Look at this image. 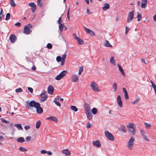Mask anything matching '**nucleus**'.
I'll return each mask as SVG.
<instances>
[{
	"label": "nucleus",
	"mask_w": 156,
	"mask_h": 156,
	"mask_svg": "<svg viewBox=\"0 0 156 156\" xmlns=\"http://www.w3.org/2000/svg\"><path fill=\"white\" fill-rule=\"evenodd\" d=\"M32 27V25L30 23L28 24V25L25 26L24 27V29L23 30V33L25 34H28L32 32V31L30 29Z\"/></svg>",
	"instance_id": "nucleus-1"
},
{
	"label": "nucleus",
	"mask_w": 156,
	"mask_h": 156,
	"mask_svg": "<svg viewBox=\"0 0 156 156\" xmlns=\"http://www.w3.org/2000/svg\"><path fill=\"white\" fill-rule=\"evenodd\" d=\"M90 86L94 91L95 92H98L100 91L98 84L94 81L91 82L90 84Z\"/></svg>",
	"instance_id": "nucleus-2"
},
{
	"label": "nucleus",
	"mask_w": 156,
	"mask_h": 156,
	"mask_svg": "<svg viewBox=\"0 0 156 156\" xmlns=\"http://www.w3.org/2000/svg\"><path fill=\"white\" fill-rule=\"evenodd\" d=\"M135 139L134 137H132L129 140L127 144V147L130 150H131L133 147Z\"/></svg>",
	"instance_id": "nucleus-3"
},
{
	"label": "nucleus",
	"mask_w": 156,
	"mask_h": 156,
	"mask_svg": "<svg viewBox=\"0 0 156 156\" xmlns=\"http://www.w3.org/2000/svg\"><path fill=\"white\" fill-rule=\"evenodd\" d=\"M67 73L66 70H63L57 75L55 78L56 80H59L64 77Z\"/></svg>",
	"instance_id": "nucleus-4"
},
{
	"label": "nucleus",
	"mask_w": 156,
	"mask_h": 156,
	"mask_svg": "<svg viewBox=\"0 0 156 156\" xmlns=\"http://www.w3.org/2000/svg\"><path fill=\"white\" fill-rule=\"evenodd\" d=\"M105 134L106 136L109 140L114 141V138L113 136L110 132L106 131L105 132Z\"/></svg>",
	"instance_id": "nucleus-5"
},
{
	"label": "nucleus",
	"mask_w": 156,
	"mask_h": 156,
	"mask_svg": "<svg viewBox=\"0 0 156 156\" xmlns=\"http://www.w3.org/2000/svg\"><path fill=\"white\" fill-rule=\"evenodd\" d=\"M134 11L129 12L128 13V16L127 17V22L129 23L131 22L134 18Z\"/></svg>",
	"instance_id": "nucleus-6"
},
{
	"label": "nucleus",
	"mask_w": 156,
	"mask_h": 156,
	"mask_svg": "<svg viewBox=\"0 0 156 156\" xmlns=\"http://www.w3.org/2000/svg\"><path fill=\"white\" fill-rule=\"evenodd\" d=\"M39 103L36 102L34 100L31 101L29 103L30 106L31 107H34L36 108L40 105Z\"/></svg>",
	"instance_id": "nucleus-7"
},
{
	"label": "nucleus",
	"mask_w": 156,
	"mask_h": 156,
	"mask_svg": "<svg viewBox=\"0 0 156 156\" xmlns=\"http://www.w3.org/2000/svg\"><path fill=\"white\" fill-rule=\"evenodd\" d=\"M28 5L31 7L32 12L33 13L34 12L36 9V5L34 2H31L28 4Z\"/></svg>",
	"instance_id": "nucleus-8"
},
{
	"label": "nucleus",
	"mask_w": 156,
	"mask_h": 156,
	"mask_svg": "<svg viewBox=\"0 0 156 156\" xmlns=\"http://www.w3.org/2000/svg\"><path fill=\"white\" fill-rule=\"evenodd\" d=\"M9 39L12 43H14L17 39V37L14 34H11L9 37Z\"/></svg>",
	"instance_id": "nucleus-9"
},
{
	"label": "nucleus",
	"mask_w": 156,
	"mask_h": 156,
	"mask_svg": "<svg viewBox=\"0 0 156 156\" xmlns=\"http://www.w3.org/2000/svg\"><path fill=\"white\" fill-rule=\"evenodd\" d=\"M84 29L86 31V32L90 34V35L92 36H94L95 35V34L92 30H90L89 29L86 28L85 27H84Z\"/></svg>",
	"instance_id": "nucleus-10"
},
{
	"label": "nucleus",
	"mask_w": 156,
	"mask_h": 156,
	"mask_svg": "<svg viewBox=\"0 0 156 156\" xmlns=\"http://www.w3.org/2000/svg\"><path fill=\"white\" fill-rule=\"evenodd\" d=\"M92 144L94 146L97 147H99L101 146L100 142L98 140L93 141L92 142Z\"/></svg>",
	"instance_id": "nucleus-11"
},
{
	"label": "nucleus",
	"mask_w": 156,
	"mask_h": 156,
	"mask_svg": "<svg viewBox=\"0 0 156 156\" xmlns=\"http://www.w3.org/2000/svg\"><path fill=\"white\" fill-rule=\"evenodd\" d=\"M54 90V89L52 85H50L48 87L47 89L48 92L50 94H52Z\"/></svg>",
	"instance_id": "nucleus-12"
},
{
	"label": "nucleus",
	"mask_w": 156,
	"mask_h": 156,
	"mask_svg": "<svg viewBox=\"0 0 156 156\" xmlns=\"http://www.w3.org/2000/svg\"><path fill=\"white\" fill-rule=\"evenodd\" d=\"M84 110L85 113L87 112H90V106L89 105L87 104H85L84 106Z\"/></svg>",
	"instance_id": "nucleus-13"
},
{
	"label": "nucleus",
	"mask_w": 156,
	"mask_h": 156,
	"mask_svg": "<svg viewBox=\"0 0 156 156\" xmlns=\"http://www.w3.org/2000/svg\"><path fill=\"white\" fill-rule=\"evenodd\" d=\"M141 134L143 138L146 140L149 141V140L147 138L145 135V132L144 130L141 129L140 130Z\"/></svg>",
	"instance_id": "nucleus-14"
},
{
	"label": "nucleus",
	"mask_w": 156,
	"mask_h": 156,
	"mask_svg": "<svg viewBox=\"0 0 156 156\" xmlns=\"http://www.w3.org/2000/svg\"><path fill=\"white\" fill-rule=\"evenodd\" d=\"M79 80L78 77L75 74H73L72 75V81L73 82H77Z\"/></svg>",
	"instance_id": "nucleus-15"
},
{
	"label": "nucleus",
	"mask_w": 156,
	"mask_h": 156,
	"mask_svg": "<svg viewBox=\"0 0 156 156\" xmlns=\"http://www.w3.org/2000/svg\"><path fill=\"white\" fill-rule=\"evenodd\" d=\"M65 29V30H66V29L67 27L63 23H61L59 25V29L61 31H62L63 29Z\"/></svg>",
	"instance_id": "nucleus-16"
},
{
	"label": "nucleus",
	"mask_w": 156,
	"mask_h": 156,
	"mask_svg": "<svg viewBox=\"0 0 156 156\" xmlns=\"http://www.w3.org/2000/svg\"><path fill=\"white\" fill-rule=\"evenodd\" d=\"M36 111L38 114H41L43 112V108L41 107L40 104L36 108Z\"/></svg>",
	"instance_id": "nucleus-17"
},
{
	"label": "nucleus",
	"mask_w": 156,
	"mask_h": 156,
	"mask_svg": "<svg viewBox=\"0 0 156 156\" xmlns=\"http://www.w3.org/2000/svg\"><path fill=\"white\" fill-rule=\"evenodd\" d=\"M47 119L48 120H51L55 122H57L58 121V120L57 119V118L55 116H50L49 117H48L47 118Z\"/></svg>",
	"instance_id": "nucleus-18"
},
{
	"label": "nucleus",
	"mask_w": 156,
	"mask_h": 156,
	"mask_svg": "<svg viewBox=\"0 0 156 156\" xmlns=\"http://www.w3.org/2000/svg\"><path fill=\"white\" fill-rule=\"evenodd\" d=\"M143 2L141 6V8H146L147 3V0H142Z\"/></svg>",
	"instance_id": "nucleus-19"
},
{
	"label": "nucleus",
	"mask_w": 156,
	"mask_h": 156,
	"mask_svg": "<svg viewBox=\"0 0 156 156\" xmlns=\"http://www.w3.org/2000/svg\"><path fill=\"white\" fill-rule=\"evenodd\" d=\"M40 95L41 96V98H48V95L47 94V92L44 90L42 91V92L40 94Z\"/></svg>",
	"instance_id": "nucleus-20"
},
{
	"label": "nucleus",
	"mask_w": 156,
	"mask_h": 156,
	"mask_svg": "<svg viewBox=\"0 0 156 156\" xmlns=\"http://www.w3.org/2000/svg\"><path fill=\"white\" fill-rule=\"evenodd\" d=\"M85 114L87 115V119L89 120H90L92 119V115L90 113V112L85 113Z\"/></svg>",
	"instance_id": "nucleus-21"
},
{
	"label": "nucleus",
	"mask_w": 156,
	"mask_h": 156,
	"mask_svg": "<svg viewBox=\"0 0 156 156\" xmlns=\"http://www.w3.org/2000/svg\"><path fill=\"white\" fill-rule=\"evenodd\" d=\"M110 7L109 5L107 3H105L104 4V7H103L102 9L104 11H105L107 9H108Z\"/></svg>",
	"instance_id": "nucleus-22"
},
{
	"label": "nucleus",
	"mask_w": 156,
	"mask_h": 156,
	"mask_svg": "<svg viewBox=\"0 0 156 156\" xmlns=\"http://www.w3.org/2000/svg\"><path fill=\"white\" fill-rule=\"evenodd\" d=\"M117 101L119 106L120 107H122V101L121 98H117Z\"/></svg>",
	"instance_id": "nucleus-23"
},
{
	"label": "nucleus",
	"mask_w": 156,
	"mask_h": 156,
	"mask_svg": "<svg viewBox=\"0 0 156 156\" xmlns=\"http://www.w3.org/2000/svg\"><path fill=\"white\" fill-rule=\"evenodd\" d=\"M62 152L63 154H65L67 155H69L70 154L69 151L67 149L63 150L62 151Z\"/></svg>",
	"instance_id": "nucleus-24"
},
{
	"label": "nucleus",
	"mask_w": 156,
	"mask_h": 156,
	"mask_svg": "<svg viewBox=\"0 0 156 156\" xmlns=\"http://www.w3.org/2000/svg\"><path fill=\"white\" fill-rule=\"evenodd\" d=\"M120 129L122 131L124 132H126V128L125 126L123 125H121L120 126Z\"/></svg>",
	"instance_id": "nucleus-25"
},
{
	"label": "nucleus",
	"mask_w": 156,
	"mask_h": 156,
	"mask_svg": "<svg viewBox=\"0 0 156 156\" xmlns=\"http://www.w3.org/2000/svg\"><path fill=\"white\" fill-rule=\"evenodd\" d=\"M144 124L146 129H150L151 127V124L146 122H144Z\"/></svg>",
	"instance_id": "nucleus-26"
},
{
	"label": "nucleus",
	"mask_w": 156,
	"mask_h": 156,
	"mask_svg": "<svg viewBox=\"0 0 156 156\" xmlns=\"http://www.w3.org/2000/svg\"><path fill=\"white\" fill-rule=\"evenodd\" d=\"M118 66L119 67V70L122 74L123 76H125V73L121 66L119 64H118Z\"/></svg>",
	"instance_id": "nucleus-27"
},
{
	"label": "nucleus",
	"mask_w": 156,
	"mask_h": 156,
	"mask_svg": "<svg viewBox=\"0 0 156 156\" xmlns=\"http://www.w3.org/2000/svg\"><path fill=\"white\" fill-rule=\"evenodd\" d=\"M105 46L106 47H112V46L107 40H106L105 43Z\"/></svg>",
	"instance_id": "nucleus-28"
},
{
	"label": "nucleus",
	"mask_w": 156,
	"mask_h": 156,
	"mask_svg": "<svg viewBox=\"0 0 156 156\" xmlns=\"http://www.w3.org/2000/svg\"><path fill=\"white\" fill-rule=\"evenodd\" d=\"M122 90L123 92L124 93L125 98H129L128 94L126 89L124 87H123Z\"/></svg>",
	"instance_id": "nucleus-29"
},
{
	"label": "nucleus",
	"mask_w": 156,
	"mask_h": 156,
	"mask_svg": "<svg viewBox=\"0 0 156 156\" xmlns=\"http://www.w3.org/2000/svg\"><path fill=\"white\" fill-rule=\"evenodd\" d=\"M14 126H16L19 130H22L23 128L20 124H15Z\"/></svg>",
	"instance_id": "nucleus-30"
},
{
	"label": "nucleus",
	"mask_w": 156,
	"mask_h": 156,
	"mask_svg": "<svg viewBox=\"0 0 156 156\" xmlns=\"http://www.w3.org/2000/svg\"><path fill=\"white\" fill-rule=\"evenodd\" d=\"M78 41V44H79L80 45H83L84 44V42L83 41L82 39L79 38H78V39L77 40Z\"/></svg>",
	"instance_id": "nucleus-31"
},
{
	"label": "nucleus",
	"mask_w": 156,
	"mask_h": 156,
	"mask_svg": "<svg viewBox=\"0 0 156 156\" xmlns=\"http://www.w3.org/2000/svg\"><path fill=\"white\" fill-rule=\"evenodd\" d=\"M24 141V139L23 137H20L18 138L17 140L18 142L23 143Z\"/></svg>",
	"instance_id": "nucleus-32"
},
{
	"label": "nucleus",
	"mask_w": 156,
	"mask_h": 156,
	"mask_svg": "<svg viewBox=\"0 0 156 156\" xmlns=\"http://www.w3.org/2000/svg\"><path fill=\"white\" fill-rule=\"evenodd\" d=\"M129 129V132L132 133L131 134L133 135H134L135 133V130L134 128H132Z\"/></svg>",
	"instance_id": "nucleus-33"
},
{
	"label": "nucleus",
	"mask_w": 156,
	"mask_h": 156,
	"mask_svg": "<svg viewBox=\"0 0 156 156\" xmlns=\"http://www.w3.org/2000/svg\"><path fill=\"white\" fill-rule=\"evenodd\" d=\"M10 3L11 5L13 7H15L16 5L15 4L14 0H10Z\"/></svg>",
	"instance_id": "nucleus-34"
},
{
	"label": "nucleus",
	"mask_w": 156,
	"mask_h": 156,
	"mask_svg": "<svg viewBox=\"0 0 156 156\" xmlns=\"http://www.w3.org/2000/svg\"><path fill=\"white\" fill-rule=\"evenodd\" d=\"M92 112L94 115L96 114L97 113V110L96 108H93L92 109Z\"/></svg>",
	"instance_id": "nucleus-35"
},
{
	"label": "nucleus",
	"mask_w": 156,
	"mask_h": 156,
	"mask_svg": "<svg viewBox=\"0 0 156 156\" xmlns=\"http://www.w3.org/2000/svg\"><path fill=\"white\" fill-rule=\"evenodd\" d=\"M41 125V121L40 120H38L36 123V127L37 129H38L40 127Z\"/></svg>",
	"instance_id": "nucleus-36"
},
{
	"label": "nucleus",
	"mask_w": 156,
	"mask_h": 156,
	"mask_svg": "<svg viewBox=\"0 0 156 156\" xmlns=\"http://www.w3.org/2000/svg\"><path fill=\"white\" fill-rule=\"evenodd\" d=\"M110 62L113 64L114 65H115V61L114 59V57L113 56H112L111 58L110 59Z\"/></svg>",
	"instance_id": "nucleus-37"
},
{
	"label": "nucleus",
	"mask_w": 156,
	"mask_h": 156,
	"mask_svg": "<svg viewBox=\"0 0 156 156\" xmlns=\"http://www.w3.org/2000/svg\"><path fill=\"white\" fill-rule=\"evenodd\" d=\"M137 17L138 18L137 21H140L141 20L142 15L140 13H139V12H138Z\"/></svg>",
	"instance_id": "nucleus-38"
},
{
	"label": "nucleus",
	"mask_w": 156,
	"mask_h": 156,
	"mask_svg": "<svg viewBox=\"0 0 156 156\" xmlns=\"http://www.w3.org/2000/svg\"><path fill=\"white\" fill-rule=\"evenodd\" d=\"M134 125L131 123H129L127 125V127L128 129L131 128L133 127Z\"/></svg>",
	"instance_id": "nucleus-39"
},
{
	"label": "nucleus",
	"mask_w": 156,
	"mask_h": 156,
	"mask_svg": "<svg viewBox=\"0 0 156 156\" xmlns=\"http://www.w3.org/2000/svg\"><path fill=\"white\" fill-rule=\"evenodd\" d=\"M71 108L74 112H77L78 111L77 108L75 106H71Z\"/></svg>",
	"instance_id": "nucleus-40"
},
{
	"label": "nucleus",
	"mask_w": 156,
	"mask_h": 156,
	"mask_svg": "<svg viewBox=\"0 0 156 156\" xmlns=\"http://www.w3.org/2000/svg\"><path fill=\"white\" fill-rule=\"evenodd\" d=\"M41 0H37V5L40 7H42V2H41Z\"/></svg>",
	"instance_id": "nucleus-41"
},
{
	"label": "nucleus",
	"mask_w": 156,
	"mask_h": 156,
	"mask_svg": "<svg viewBox=\"0 0 156 156\" xmlns=\"http://www.w3.org/2000/svg\"><path fill=\"white\" fill-rule=\"evenodd\" d=\"M54 101L55 103V104L58 106L60 107L61 106V104L58 101H57L55 99L54 100Z\"/></svg>",
	"instance_id": "nucleus-42"
},
{
	"label": "nucleus",
	"mask_w": 156,
	"mask_h": 156,
	"mask_svg": "<svg viewBox=\"0 0 156 156\" xmlns=\"http://www.w3.org/2000/svg\"><path fill=\"white\" fill-rule=\"evenodd\" d=\"M19 149L20 151H22V152L27 151H28L27 150L25 149L23 147H20L19 148Z\"/></svg>",
	"instance_id": "nucleus-43"
},
{
	"label": "nucleus",
	"mask_w": 156,
	"mask_h": 156,
	"mask_svg": "<svg viewBox=\"0 0 156 156\" xmlns=\"http://www.w3.org/2000/svg\"><path fill=\"white\" fill-rule=\"evenodd\" d=\"M10 17V14L9 13H8L6 15L5 20H9Z\"/></svg>",
	"instance_id": "nucleus-44"
},
{
	"label": "nucleus",
	"mask_w": 156,
	"mask_h": 156,
	"mask_svg": "<svg viewBox=\"0 0 156 156\" xmlns=\"http://www.w3.org/2000/svg\"><path fill=\"white\" fill-rule=\"evenodd\" d=\"M83 70V67L82 66H81L79 69L78 74L79 75H80L81 73V72Z\"/></svg>",
	"instance_id": "nucleus-45"
},
{
	"label": "nucleus",
	"mask_w": 156,
	"mask_h": 156,
	"mask_svg": "<svg viewBox=\"0 0 156 156\" xmlns=\"http://www.w3.org/2000/svg\"><path fill=\"white\" fill-rule=\"evenodd\" d=\"M23 91L22 89L21 88H19L18 89H16L15 90V91L16 92L19 93L22 92Z\"/></svg>",
	"instance_id": "nucleus-46"
},
{
	"label": "nucleus",
	"mask_w": 156,
	"mask_h": 156,
	"mask_svg": "<svg viewBox=\"0 0 156 156\" xmlns=\"http://www.w3.org/2000/svg\"><path fill=\"white\" fill-rule=\"evenodd\" d=\"M139 98H137L134 101H133L132 102V103L133 104H136L138 103L139 101Z\"/></svg>",
	"instance_id": "nucleus-47"
},
{
	"label": "nucleus",
	"mask_w": 156,
	"mask_h": 156,
	"mask_svg": "<svg viewBox=\"0 0 156 156\" xmlns=\"http://www.w3.org/2000/svg\"><path fill=\"white\" fill-rule=\"evenodd\" d=\"M73 36L75 40H76L77 41V40L78 39V38H80L76 36V34L74 33L73 34Z\"/></svg>",
	"instance_id": "nucleus-48"
},
{
	"label": "nucleus",
	"mask_w": 156,
	"mask_h": 156,
	"mask_svg": "<svg viewBox=\"0 0 156 156\" xmlns=\"http://www.w3.org/2000/svg\"><path fill=\"white\" fill-rule=\"evenodd\" d=\"M52 46L50 43H48L47 45V47L48 49H51L52 48Z\"/></svg>",
	"instance_id": "nucleus-49"
},
{
	"label": "nucleus",
	"mask_w": 156,
	"mask_h": 156,
	"mask_svg": "<svg viewBox=\"0 0 156 156\" xmlns=\"http://www.w3.org/2000/svg\"><path fill=\"white\" fill-rule=\"evenodd\" d=\"M56 61L58 62H60L62 60L61 57L60 56H58L56 57Z\"/></svg>",
	"instance_id": "nucleus-50"
},
{
	"label": "nucleus",
	"mask_w": 156,
	"mask_h": 156,
	"mask_svg": "<svg viewBox=\"0 0 156 156\" xmlns=\"http://www.w3.org/2000/svg\"><path fill=\"white\" fill-rule=\"evenodd\" d=\"M1 120L2 121V122L3 123H9V122L6 120L5 119H3V118H1Z\"/></svg>",
	"instance_id": "nucleus-51"
},
{
	"label": "nucleus",
	"mask_w": 156,
	"mask_h": 156,
	"mask_svg": "<svg viewBox=\"0 0 156 156\" xmlns=\"http://www.w3.org/2000/svg\"><path fill=\"white\" fill-rule=\"evenodd\" d=\"M3 10L2 9H1V12L0 13V20L2 19V18L3 16V15L2 13Z\"/></svg>",
	"instance_id": "nucleus-52"
},
{
	"label": "nucleus",
	"mask_w": 156,
	"mask_h": 156,
	"mask_svg": "<svg viewBox=\"0 0 156 156\" xmlns=\"http://www.w3.org/2000/svg\"><path fill=\"white\" fill-rule=\"evenodd\" d=\"M113 87L114 88V90L116 91L117 90V85L115 83H114L113 84Z\"/></svg>",
	"instance_id": "nucleus-53"
},
{
	"label": "nucleus",
	"mask_w": 156,
	"mask_h": 156,
	"mask_svg": "<svg viewBox=\"0 0 156 156\" xmlns=\"http://www.w3.org/2000/svg\"><path fill=\"white\" fill-rule=\"evenodd\" d=\"M62 16L58 19V22L60 24H61V23L62 22V18H61Z\"/></svg>",
	"instance_id": "nucleus-54"
},
{
	"label": "nucleus",
	"mask_w": 156,
	"mask_h": 156,
	"mask_svg": "<svg viewBox=\"0 0 156 156\" xmlns=\"http://www.w3.org/2000/svg\"><path fill=\"white\" fill-rule=\"evenodd\" d=\"M69 10L70 9L69 8L67 11V17L68 20H69L70 17H69Z\"/></svg>",
	"instance_id": "nucleus-55"
},
{
	"label": "nucleus",
	"mask_w": 156,
	"mask_h": 156,
	"mask_svg": "<svg viewBox=\"0 0 156 156\" xmlns=\"http://www.w3.org/2000/svg\"><path fill=\"white\" fill-rule=\"evenodd\" d=\"M91 125L89 122L87 123V124L86 127L88 128H90L91 127Z\"/></svg>",
	"instance_id": "nucleus-56"
},
{
	"label": "nucleus",
	"mask_w": 156,
	"mask_h": 156,
	"mask_svg": "<svg viewBox=\"0 0 156 156\" xmlns=\"http://www.w3.org/2000/svg\"><path fill=\"white\" fill-rule=\"evenodd\" d=\"M31 137L30 136H28L26 138V140L27 141H29L31 139Z\"/></svg>",
	"instance_id": "nucleus-57"
},
{
	"label": "nucleus",
	"mask_w": 156,
	"mask_h": 156,
	"mask_svg": "<svg viewBox=\"0 0 156 156\" xmlns=\"http://www.w3.org/2000/svg\"><path fill=\"white\" fill-rule=\"evenodd\" d=\"M30 128V126L28 125H26L24 126V129L26 130H27Z\"/></svg>",
	"instance_id": "nucleus-58"
},
{
	"label": "nucleus",
	"mask_w": 156,
	"mask_h": 156,
	"mask_svg": "<svg viewBox=\"0 0 156 156\" xmlns=\"http://www.w3.org/2000/svg\"><path fill=\"white\" fill-rule=\"evenodd\" d=\"M47 98H41L40 99V101L44 102L46 100Z\"/></svg>",
	"instance_id": "nucleus-59"
},
{
	"label": "nucleus",
	"mask_w": 156,
	"mask_h": 156,
	"mask_svg": "<svg viewBox=\"0 0 156 156\" xmlns=\"http://www.w3.org/2000/svg\"><path fill=\"white\" fill-rule=\"evenodd\" d=\"M152 87L153 88V89L154 90L155 94L156 95V85L155 84L153 86H152Z\"/></svg>",
	"instance_id": "nucleus-60"
},
{
	"label": "nucleus",
	"mask_w": 156,
	"mask_h": 156,
	"mask_svg": "<svg viewBox=\"0 0 156 156\" xmlns=\"http://www.w3.org/2000/svg\"><path fill=\"white\" fill-rule=\"evenodd\" d=\"M15 25L17 27H20L21 25V23L19 22H18L15 23Z\"/></svg>",
	"instance_id": "nucleus-61"
},
{
	"label": "nucleus",
	"mask_w": 156,
	"mask_h": 156,
	"mask_svg": "<svg viewBox=\"0 0 156 156\" xmlns=\"http://www.w3.org/2000/svg\"><path fill=\"white\" fill-rule=\"evenodd\" d=\"M28 90L31 93H32L33 91V89L31 87H28Z\"/></svg>",
	"instance_id": "nucleus-62"
},
{
	"label": "nucleus",
	"mask_w": 156,
	"mask_h": 156,
	"mask_svg": "<svg viewBox=\"0 0 156 156\" xmlns=\"http://www.w3.org/2000/svg\"><path fill=\"white\" fill-rule=\"evenodd\" d=\"M128 29V27H126L125 33L126 34H127V33L128 32V31H129V29Z\"/></svg>",
	"instance_id": "nucleus-63"
},
{
	"label": "nucleus",
	"mask_w": 156,
	"mask_h": 156,
	"mask_svg": "<svg viewBox=\"0 0 156 156\" xmlns=\"http://www.w3.org/2000/svg\"><path fill=\"white\" fill-rule=\"evenodd\" d=\"M41 152L42 154H45L46 153L47 151L44 150H42L41 151Z\"/></svg>",
	"instance_id": "nucleus-64"
}]
</instances>
